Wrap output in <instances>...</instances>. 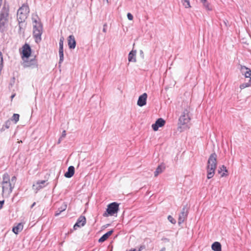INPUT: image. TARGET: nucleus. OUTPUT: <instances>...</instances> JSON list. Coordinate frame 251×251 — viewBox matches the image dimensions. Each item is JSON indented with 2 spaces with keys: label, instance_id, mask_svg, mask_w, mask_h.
I'll use <instances>...</instances> for the list:
<instances>
[{
  "label": "nucleus",
  "instance_id": "f257e3e1",
  "mask_svg": "<svg viewBox=\"0 0 251 251\" xmlns=\"http://www.w3.org/2000/svg\"><path fill=\"white\" fill-rule=\"evenodd\" d=\"M10 6L9 3L4 1L2 7L0 11V30L3 31L5 25L8 21Z\"/></svg>",
  "mask_w": 251,
  "mask_h": 251
},
{
  "label": "nucleus",
  "instance_id": "f03ea898",
  "mask_svg": "<svg viewBox=\"0 0 251 251\" xmlns=\"http://www.w3.org/2000/svg\"><path fill=\"white\" fill-rule=\"evenodd\" d=\"M37 18L32 17V20L33 23V35L36 43L40 42L41 41V35L43 33V25L39 19L37 15H36Z\"/></svg>",
  "mask_w": 251,
  "mask_h": 251
},
{
  "label": "nucleus",
  "instance_id": "7ed1b4c3",
  "mask_svg": "<svg viewBox=\"0 0 251 251\" xmlns=\"http://www.w3.org/2000/svg\"><path fill=\"white\" fill-rule=\"evenodd\" d=\"M29 13V8L27 3H24L17 11V20L25 21Z\"/></svg>",
  "mask_w": 251,
  "mask_h": 251
},
{
  "label": "nucleus",
  "instance_id": "20e7f679",
  "mask_svg": "<svg viewBox=\"0 0 251 251\" xmlns=\"http://www.w3.org/2000/svg\"><path fill=\"white\" fill-rule=\"evenodd\" d=\"M119 204L116 202H113L109 204L107 206L106 211L103 213V216L104 217H107L108 215L112 216L115 213H117L119 210Z\"/></svg>",
  "mask_w": 251,
  "mask_h": 251
},
{
  "label": "nucleus",
  "instance_id": "39448f33",
  "mask_svg": "<svg viewBox=\"0 0 251 251\" xmlns=\"http://www.w3.org/2000/svg\"><path fill=\"white\" fill-rule=\"evenodd\" d=\"M189 111L187 109H185L178 119V124L181 125H186L189 122L190 118L189 115Z\"/></svg>",
  "mask_w": 251,
  "mask_h": 251
},
{
  "label": "nucleus",
  "instance_id": "423d86ee",
  "mask_svg": "<svg viewBox=\"0 0 251 251\" xmlns=\"http://www.w3.org/2000/svg\"><path fill=\"white\" fill-rule=\"evenodd\" d=\"M31 49L30 46L27 44H25L23 46V51L22 53V58H28L31 54Z\"/></svg>",
  "mask_w": 251,
  "mask_h": 251
},
{
  "label": "nucleus",
  "instance_id": "0eeeda50",
  "mask_svg": "<svg viewBox=\"0 0 251 251\" xmlns=\"http://www.w3.org/2000/svg\"><path fill=\"white\" fill-rule=\"evenodd\" d=\"M217 156L215 152L211 154L207 161V166L217 168Z\"/></svg>",
  "mask_w": 251,
  "mask_h": 251
},
{
  "label": "nucleus",
  "instance_id": "6e6552de",
  "mask_svg": "<svg viewBox=\"0 0 251 251\" xmlns=\"http://www.w3.org/2000/svg\"><path fill=\"white\" fill-rule=\"evenodd\" d=\"M188 215V209L187 205L184 206L180 214L179 215L178 220V224L179 225L181 224L184 221Z\"/></svg>",
  "mask_w": 251,
  "mask_h": 251
},
{
  "label": "nucleus",
  "instance_id": "1a4fd4ad",
  "mask_svg": "<svg viewBox=\"0 0 251 251\" xmlns=\"http://www.w3.org/2000/svg\"><path fill=\"white\" fill-rule=\"evenodd\" d=\"M165 124V121L162 118H158L151 126L154 131H157L159 127H162Z\"/></svg>",
  "mask_w": 251,
  "mask_h": 251
},
{
  "label": "nucleus",
  "instance_id": "9d476101",
  "mask_svg": "<svg viewBox=\"0 0 251 251\" xmlns=\"http://www.w3.org/2000/svg\"><path fill=\"white\" fill-rule=\"evenodd\" d=\"M86 220L85 216H80L74 226V229L76 230L77 227L84 226L86 224Z\"/></svg>",
  "mask_w": 251,
  "mask_h": 251
},
{
  "label": "nucleus",
  "instance_id": "9b49d317",
  "mask_svg": "<svg viewBox=\"0 0 251 251\" xmlns=\"http://www.w3.org/2000/svg\"><path fill=\"white\" fill-rule=\"evenodd\" d=\"M147 97L148 95L146 93L140 96L137 101V105L140 107L145 105L147 103Z\"/></svg>",
  "mask_w": 251,
  "mask_h": 251
},
{
  "label": "nucleus",
  "instance_id": "f8f14e48",
  "mask_svg": "<svg viewBox=\"0 0 251 251\" xmlns=\"http://www.w3.org/2000/svg\"><path fill=\"white\" fill-rule=\"evenodd\" d=\"M24 66L25 67L37 68V61L35 58L31 59L30 60L25 61Z\"/></svg>",
  "mask_w": 251,
  "mask_h": 251
},
{
  "label": "nucleus",
  "instance_id": "ddd939ff",
  "mask_svg": "<svg viewBox=\"0 0 251 251\" xmlns=\"http://www.w3.org/2000/svg\"><path fill=\"white\" fill-rule=\"evenodd\" d=\"M68 44L70 49H74L75 48L76 46V42L73 35H71L68 37Z\"/></svg>",
  "mask_w": 251,
  "mask_h": 251
},
{
  "label": "nucleus",
  "instance_id": "4468645a",
  "mask_svg": "<svg viewBox=\"0 0 251 251\" xmlns=\"http://www.w3.org/2000/svg\"><path fill=\"white\" fill-rule=\"evenodd\" d=\"M2 184V191L8 192V193H11L12 192L14 186L13 184H11L10 182L3 183Z\"/></svg>",
  "mask_w": 251,
  "mask_h": 251
},
{
  "label": "nucleus",
  "instance_id": "2eb2a0df",
  "mask_svg": "<svg viewBox=\"0 0 251 251\" xmlns=\"http://www.w3.org/2000/svg\"><path fill=\"white\" fill-rule=\"evenodd\" d=\"M216 168V167H209L207 166L206 167V170H207V177L208 179H210L214 176L215 174V172Z\"/></svg>",
  "mask_w": 251,
  "mask_h": 251
},
{
  "label": "nucleus",
  "instance_id": "dca6fc26",
  "mask_svg": "<svg viewBox=\"0 0 251 251\" xmlns=\"http://www.w3.org/2000/svg\"><path fill=\"white\" fill-rule=\"evenodd\" d=\"M67 207V204L66 202H63L60 207H59L57 211L55 213V216H59L61 212L64 211Z\"/></svg>",
  "mask_w": 251,
  "mask_h": 251
},
{
  "label": "nucleus",
  "instance_id": "f3484780",
  "mask_svg": "<svg viewBox=\"0 0 251 251\" xmlns=\"http://www.w3.org/2000/svg\"><path fill=\"white\" fill-rule=\"evenodd\" d=\"M46 183V180H40L36 182L35 184L33 185V188L34 189L36 190V192L37 191L40 189L43 188L45 187V183Z\"/></svg>",
  "mask_w": 251,
  "mask_h": 251
},
{
  "label": "nucleus",
  "instance_id": "a211bd4d",
  "mask_svg": "<svg viewBox=\"0 0 251 251\" xmlns=\"http://www.w3.org/2000/svg\"><path fill=\"white\" fill-rule=\"evenodd\" d=\"M75 174V168L73 166L68 167L67 171L65 173L64 176L67 178L72 177Z\"/></svg>",
  "mask_w": 251,
  "mask_h": 251
},
{
  "label": "nucleus",
  "instance_id": "6ab92c4d",
  "mask_svg": "<svg viewBox=\"0 0 251 251\" xmlns=\"http://www.w3.org/2000/svg\"><path fill=\"white\" fill-rule=\"evenodd\" d=\"M241 71L246 77H251V70L245 66H241Z\"/></svg>",
  "mask_w": 251,
  "mask_h": 251
},
{
  "label": "nucleus",
  "instance_id": "aec40b11",
  "mask_svg": "<svg viewBox=\"0 0 251 251\" xmlns=\"http://www.w3.org/2000/svg\"><path fill=\"white\" fill-rule=\"evenodd\" d=\"M136 50H132L129 52L128 55V60L129 62H136Z\"/></svg>",
  "mask_w": 251,
  "mask_h": 251
},
{
  "label": "nucleus",
  "instance_id": "412c9836",
  "mask_svg": "<svg viewBox=\"0 0 251 251\" xmlns=\"http://www.w3.org/2000/svg\"><path fill=\"white\" fill-rule=\"evenodd\" d=\"M113 230H111L106 233L104 234L99 239V243H102L106 241L108 237L113 233Z\"/></svg>",
  "mask_w": 251,
  "mask_h": 251
},
{
  "label": "nucleus",
  "instance_id": "4be33fe9",
  "mask_svg": "<svg viewBox=\"0 0 251 251\" xmlns=\"http://www.w3.org/2000/svg\"><path fill=\"white\" fill-rule=\"evenodd\" d=\"M18 21V26H19V30L18 33L21 34L22 33H24L25 31V21Z\"/></svg>",
  "mask_w": 251,
  "mask_h": 251
},
{
  "label": "nucleus",
  "instance_id": "5701e85b",
  "mask_svg": "<svg viewBox=\"0 0 251 251\" xmlns=\"http://www.w3.org/2000/svg\"><path fill=\"white\" fill-rule=\"evenodd\" d=\"M165 169L164 165H160L158 166L154 172V176H157L160 174L162 173Z\"/></svg>",
  "mask_w": 251,
  "mask_h": 251
},
{
  "label": "nucleus",
  "instance_id": "b1692460",
  "mask_svg": "<svg viewBox=\"0 0 251 251\" xmlns=\"http://www.w3.org/2000/svg\"><path fill=\"white\" fill-rule=\"evenodd\" d=\"M23 228V225L21 223L18 224L16 226L13 227L12 231L16 234H18Z\"/></svg>",
  "mask_w": 251,
  "mask_h": 251
},
{
  "label": "nucleus",
  "instance_id": "393cba45",
  "mask_svg": "<svg viewBox=\"0 0 251 251\" xmlns=\"http://www.w3.org/2000/svg\"><path fill=\"white\" fill-rule=\"evenodd\" d=\"M211 248L214 251H221V245L218 242H215L212 244Z\"/></svg>",
  "mask_w": 251,
  "mask_h": 251
},
{
  "label": "nucleus",
  "instance_id": "a878e982",
  "mask_svg": "<svg viewBox=\"0 0 251 251\" xmlns=\"http://www.w3.org/2000/svg\"><path fill=\"white\" fill-rule=\"evenodd\" d=\"M10 182V176L7 173H4L2 176V184Z\"/></svg>",
  "mask_w": 251,
  "mask_h": 251
},
{
  "label": "nucleus",
  "instance_id": "bb28decb",
  "mask_svg": "<svg viewBox=\"0 0 251 251\" xmlns=\"http://www.w3.org/2000/svg\"><path fill=\"white\" fill-rule=\"evenodd\" d=\"M201 2L202 3L203 6L207 10H212V8L210 6L209 2L207 0H200Z\"/></svg>",
  "mask_w": 251,
  "mask_h": 251
},
{
  "label": "nucleus",
  "instance_id": "cd10ccee",
  "mask_svg": "<svg viewBox=\"0 0 251 251\" xmlns=\"http://www.w3.org/2000/svg\"><path fill=\"white\" fill-rule=\"evenodd\" d=\"M11 125V121L10 120L6 121L4 124L3 125L2 127L1 128V131H3L5 130V128L8 129L9 128L10 126Z\"/></svg>",
  "mask_w": 251,
  "mask_h": 251
},
{
  "label": "nucleus",
  "instance_id": "c85d7f7f",
  "mask_svg": "<svg viewBox=\"0 0 251 251\" xmlns=\"http://www.w3.org/2000/svg\"><path fill=\"white\" fill-rule=\"evenodd\" d=\"M181 2L183 5V6L185 8H190L191 7L190 1L189 0H181Z\"/></svg>",
  "mask_w": 251,
  "mask_h": 251
},
{
  "label": "nucleus",
  "instance_id": "c756f323",
  "mask_svg": "<svg viewBox=\"0 0 251 251\" xmlns=\"http://www.w3.org/2000/svg\"><path fill=\"white\" fill-rule=\"evenodd\" d=\"M64 38L63 37H61L59 40V50H63V42H64Z\"/></svg>",
  "mask_w": 251,
  "mask_h": 251
},
{
  "label": "nucleus",
  "instance_id": "7c9ffc66",
  "mask_svg": "<svg viewBox=\"0 0 251 251\" xmlns=\"http://www.w3.org/2000/svg\"><path fill=\"white\" fill-rule=\"evenodd\" d=\"M59 63H61L63 62L64 59V54L63 50H59Z\"/></svg>",
  "mask_w": 251,
  "mask_h": 251
},
{
  "label": "nucleus",
  "instance_id": "2f4dec72",
  "mask_svg": "<svg viewBox=\"0 0 251 251\" xmlns=\"http://www.w3.org/2000/svg\"><path fill=\"white\" fill-rule=\"evenodd\" d=\"M19 117L20 116L18 114H14L12 117V120L14 121L16 124L19 121Z\"/></svg>",
  "mask_w": 251,
  "mask_h": 251
},
{
  "label": "nucleus",
  "instance_id": "473e14b6",
  "mask_svg": "<svg viewBox=\"0 0 251 251\" xmlns=\"http://www.w3.org/2000/svg\"><path fill=\"white\" fill-rule=\"evenodd\" d=\"M251 85V83L249 81V82L244 83L241 84L240 86V88L241 89H243L246 87H248L250 86Z\"/></svg>",
  "mask_w": 251,
  "mask_h": 251
},
{
  "label": "nucleus",
  "instance_id": "72a5a7b5",
  "mask_svg": "<svg viewBox=\"0 0 251 251\" xmlns=\"http://www.w3.org/2000/svg\"><path fill=\"white\" fill-rule=\"evenodd\" d=\"M223 171H224L225 172H227V170L226 166H224V165H222L221 167H220L219 168V169L218 170V172L219 174H221V173Z\"/></svg>",
  "mask_w": 251,
  "mask_h": 251
},
{
  "label": "nucleus",
  "instance_id": "f704fd0d",
  "mask_svg": "<svg viewBox=\"0 0 251 251\" xmlns=\"http://www.w3.org/2000/svg\"><path fill=\"white\" fill-rule=\"evenodd\" d=\"M15 82V78L14 76L12 77L11 79L10 80V83L9 84V88H10L13 86Z\"/></svg>",
  "mask_w": 251,
  "mask_h": 251
},
{
  "label": "nucleus",
  "instance_id": "c9c22d12",
  "mask_svg": "<svg viewBox=\"0 0 251 251\" xmlns=\"http://www.w3.org/2000/svg\"><path fill=\"white\" fill-rule=\"evenodd\" d=\"M168 219L171 223L173 224H175L176 223V220L174 219V218L171 215L168 216Z\"/></svg>",
  "mask_w": 251,
  "mask_h": 251
},
{
  "label": "nucleus",
  "instance_id": "e433bc0d",
  "mask_svg": "<svg viewBox=\"0 0 251 251\" xmlns=\"http://www.w3.org/2000/svg\"><path fill=\"white\" fill-rule=\"evenodd\" d=\"M17 178L15 176H13L12 177L11 179H10V183L11 184H13V186L14 187Z\"/></svg>",
  "mask_w": 251,
  "mask_h": 251
},
{
  "label": "nucleus",
  "instance_id": "4c0bfd02",
  "mask_svg": "<svg viewBox=\"0 0 251 251\" xmlns=\"http://www.w3.org/2000/svg\"><path fill=\"white\" fill-rule=\"evenodd\" d=\"M127 16V18L128 19V20H133V15L131 13H128Z\"/></svg>",
  "mask_w": 251,
  "mask_h": 251
},
{
  "label": "nucleus",
  "instance_id": "58836bf2",
  "mask_svg": "<svg viewBox=\"0 0 251 251\" xmlns=\"http://www.w3.org/2000/svg\"><path fill=\"white\" fill-rule=\"evenodd\" d=\"M107 25L106 23H105V24H104L103 25V27L102 31H103V32H104L105 33L106 32V27H107Z\"/></svg>",
  "mask_w": 251,
  "mask_h": 251
},
{
  "label": "nucleus",
  "instance_id": "ea45409f",
  "mask_svg": "<svg viewBox=\"0 0 251 251\" xmlns=\"http://www.w3.org/2000/svg\"><path fill=\"white\" fill-rule=\"evenodd\" d=\"M4 203V200L0 201V209H1L2 208Z\"/></svg>",
  "mask_w": 251,
  "mask_h": 251
},
{
  "label": "nucleus",
  "instance_id": "a19ab883",
  "mask_svg": "<svg viewBox=\"0 0 251 251\" xmlns=\"http://www.w3.org/2000/svg\"><path fill=\"white\" fill-rule=\"evenodd\" d=\"M66 135V131L64 130L63 131V132L62 133L61 137L63 138L65 137Z\"/></svg>",
  "mask_w": 251,
  "mask_h": 251
},
{
  "label": "nucleus",
  "instance_id": "79ce46f5",
  "mask_svg": "<svg viewBox=\"0 0 251 251\" xmlns=\"http://www.w3.org/2000/svg\"><path fill=\"white\" fill-rule=\"evenodd\" d=\"M140 54L142 58H144V52L142 50H140Z\"/></svg>",
  "mask_w": 251,
  "mask_h": 251
},
{
  "label": "nucleus",
  "instance_id": "37998d69",
  "mask_svg": "<svg viewBox=\"0 0 251 251\" xmlns=\"http://www.w3.org/2000/svg\"><path fill=\"white\" fill-rule=\"evenodd\" d=\"M224 24L225 25H226V26H228V21H227V20L224 21Z\"/></svg>",
  "mask_w": 251,
  "mask_h": 251
},
{
  "label": "nucleus",
  "instance_id": "c03bdc74",
  "mask_svg": "<svg viewBox=\"0 0 251 251\" xmlns=\"http://www.w3.org/2000/svg\"><path fill=\"white\" fill-rule=\"evenodd\" d=\"M62 140V138L60 137L59 138V139H58V141L57 143H58V144H60V143H61V142Z\"/></svg>",
  "mask_w": 251,
  "mask_h": 251
},
{
  "label": "nucleus",
  "instance_id": "a18cd8bd",
  "mask_svg": "<svg viewBox=\"0 0 251 251\" xmlns=\"http://www.w3.org/2000/svg\"><path fill=\"white\" fill-rule=\"evenodd\" d=\"M15 96H16L15 93H14L11 95V100L15 97Z\"/></svg>",
  "mask_w": 251,
  "mask_h": 251
},
{
  "label": "nucleus",
  "instance_id": "49530a36",
  "mask_svg": "<svg viewBox=\"0 0 251 251\" xmlns=\"http://www.w3.org/2000/svg\"><path fill=\"white\" fill-rule=\"evenodd\" d=\"M144 248V246H141L138 250V251H141V250Z\"/></svg>",
  "mask_w": 251,
  "mask_h": 251
},
{
  "label": "nucleus",
  "instance_id": "de8ad7c7",
  "mask_svg": "<svg viewBox=\"0 0 251 251\" xmlns=\"http://www.w3.org/2000/svg\"><path fill=\"white\" fill-rule=\"evenodd\" d=\"M227 176L226 174L225 173H223L222 174H221V176L222 177H223V176Z\"/></svg>",
  "mask_w": 251,
  "mask_h": 251
},
{
  "label": "nucleus",
  "instance_id": "09e8293b",
  "mask_svg": "<svg viewBox=\"0 0 251 251\" xmlns=\"http://www.w3.org/2000/svg\"><path fill=\"white\" fill-rule=\"evenodd\" d=\"M166 248L165 247L162 248L160 251H165Z\"/></svg>",
  "mask_w": 251,
  "mask_h": 251
},
{
  "label": "nucleus",
  "instance_id": "8fccbe9b",
  "mask_svg": "<svg viewBox=\"0 0 251 251\" xmlns=\"http://www.w3.org/2000/svg\"><path fill=\"white\" fill-rule=\"evenodd\" d=\"M36 203L35 202H34L31 206V208H32L35 205Z\"/></svg>",
  "mask_w": 251,
  "mask_h": 251
},
{
  "label": "nucleus",
  "instance_id": "3c124183",
  "mask_svg": "<svg viewBox=\"0 0 251 251\" xmlns=\"http://www.w3.org/2000/svg\"><path fill=\"white\" fill-rule=\"evenodd\" d=\"M130 251H136V249H131L130 250Z\"/></svg>",
  "mask_w": 251,
  "mask_h": 251
},
{
  "label": "nucleus",
  "instance_id": "603ef678",
  "mask_svg": "<svg viewBox=\"0 0 251 251\" xmlns=\"http://www.w3.org/2000/svg\"><path fill=\"white\" fill-rule=\"evenodd\" d=\"M106 0L107 2L108 3H109L108 0Z\"/></svg>",
  "mask_w": 251,
  "mask_h": 251
}]
</instances>
